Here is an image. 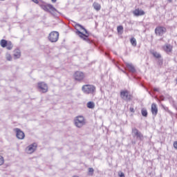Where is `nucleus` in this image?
I'll return each mask as SVG.
<instances>
[{
    "mask_svg": "<svg viewBox=\"0 0 177 177\" xmlns=\"http://www.w3.org/2000/svg\"><path fill=\"white\" fill-rule=\"evenodd\" d=\"M75 26L77 27H80L82 30H84L85 34L82 33V32L80 31L78 29H76V35L80 37L83 41H89L88 39L89 37V32L82 25L80 24H76Z\"/></svg>",
    "mask_w": 177,
    "mask_h": 177,
    "instance_id": "1",
    "label": "nucleus"
},
{
    "mask_svg": "<svg viewBox=\"0 0 177 177\" xmlns=\"http://www.w3.org/2000/svg\"><path fill=\"white\" fill-rule=\"evenodd\" d=\"M41 8L43 9V10L50 13V15L53 16H57V13H60L56 8H55V7H53V5L52 4L41 5Z\"/></svg>",
    "mask_w": 177,
    "mask_h": 177,
    "instance_id": "2",
    "label": "nucleus"
},
{
    "mask_svg": "<svg viewBox=\"0 0 177 177\" xmlns=\"http://www.w3.org/2000/svg\"><path fill=\"white\" fill-rule=\"evenodd\" d=\"M82 91L85 95H93L96 92V87L91 84H84L82 87Z\"/></svg>",
    "mask_w": 177,
    "mask_h": 177,
    "instance_id": "3",
    "label": "nucleus"
},
{
    "mask_svg": "<svg viewBox=\"0 0 177 177\" xmlns=\"http://www.w3.org/2000/svg\"><path fill=\"white\" fill-rule=\"evenodd\" d=\"M120 97L124 102H131L132 100V95L129 93L128 90H122L120 91Z\"/></svg>",
    "mask_w": 177,
    "mask_h": 177,
    "instance_id": "4",
    "label": "nucleus"
},
{
    "mask_svg": "<svg viewBox=\"0 0 177 177\" xmlns=\"http://www.w3.org/2000/svg\"><path fill=\"white\" fill-rule=\"evenodd\" d=\"M74 122L77 128H82L85 125V118L82 115L77 116L74 120Z\"/></svg>",
    "mask_w": 177,
    "mask_h": 177,
    "instance_id": "5",
    "label": "nucleus"
},
{
    "mask_svg": "<svg viewBox=\"0 0 177 177\" xmlns=\"http://www.w3.org/2000/svg\"><path fill=\"white\" fill-rule=\"evenodd\" d=\"M0 45L1 48H6L8 50H12L13 49V44H12V41L5 39H1L0 41Z\"/></svg>",
    "mask_w": 177,
    "mask_h": 177,
    "instance_id": "6",
    "label": "nucleus"
},
{
    "mask_svg": "<svg viewBox=\"0 0 177 177\" xmlns=\"http://www.w3.org/2000/svg\"><path fill=\"white\" fill-rule=\"evenodd\" d=\"M48 40L50 42H57L59 41V32H51L48 35Z\"/></svg>",
    "mask_w": 177,
    "mask_h": 177,
    "instance_id": "7",
    "label": "nucleus"
},
{
    "mask_svg": "<svg viewBox=\"0 0 177 177\" xmlns=\"http://www.w3.org/2000/svg\"><path fill=\"white\" fill-rule=\"evenodd\" d=\"M132 133L134 138H136L138 140H143V134L138 129L133 128L132 129Z\"/></svg>",
    "mask_w": 177,
    "mask_h": 177,
    "instance_id": "8",
    "label": "nucleus"
},
{
    "mask_svg": "<svg viewBox=\"0 0 177 177\" xmlns=\"http://www.w3.org/2000/svg\"><path fill=\"white\" fill-rule=\"evenodd\" d=\"M167 32V28L163 26H158L155 29V33L159 37H162Z\"/></svg>",
    "mask_w": 177,
    "mask_h": 177,
    "instance_id": "9",
    "label": "nucleus"
},
{
    "mask_svg": "<svg viewBox=\"0 0 177 177\" xmlns=\"http://www.w3.org/2000/svg\"><path fill=\"white\" fill-rule=\"evenodd\" d=\"M37 86L39 92H41V93H46L48 92V84L45 82H39Z\"/></svg>",
    "mask_w": 177,
    "mask_h": 177,
    "instance_id": "10",
    "label": "nucleus"
},
{
    "mask_svg": "<svg viewBox=\"0 0 177 177\" xmlns=\"http://www.w3.org/2000/svg\"><path fill=\"white\" fill-rule=\"evenodd\" d=\"M14 131L16 132V136L17 139H19L22 140V139H24L26 135L24 134V132H23L20 129L16 128L14 129Z\"/></svg>",
    "mask_w": 177,
    "mask_h": 177,
    "instance_id": "11",
    "label": "nucleus"
},
{
    "mask_svg": "<svg viewBox=\"0 0 177 177\" xmlns=\"http://www.w3.org/2000/svg\"><path fill=\"white\" fill-rule=\"evenodd\" d=\"M74 78L75 81H82L85 78V75L81 71H76L74 74Z\"/></svg>",
    "mask_w": 177,
    "mask_h": 177,
    "instance_id": "12",
    "label": "nucleus"
},
{
    "mask_svg": "<svg viewBox=\"0 0 177 177\" xmlns=\"http://www.w3.org/2000/svg\"><path fill=\"white\" fill-rule=\"evenodd\" d=\"M126 67L129 73H131L132 74H135V73H136V68L132 63H126Z\"/></svg>",
    "mask_w": 177,
    "mask_h": 177,
    "instance_id": "13",
    "label": "nucleus"
},
{
    "mask_svg": "<svg viewBox=\"0 0 177 177\" xmlns=\"http://www.w3.org/2000/svg\"><path fill=\"white\" fill-rule=\"evenodd\" d=\"M37 150V143H33L27 147V151L29 154L34 153Z\"/></svg>",
    "mask_w": 177,
    "mask_h": 177,
    "instance_id": "14",
    "label": "nucleus"
},
{
    "mask_svg": "<svg viewBox=\"0 0 177 177\" xmlns=\"http://www.w3.org/2000/svg\"><path fill=\"white\" fill-rule=\"evenodd\" d=\"M151 113L153 115H156L158 113V108H157V104L154 103L151 104Z\"/></svg>",
    "mask_w": 177,
    "mask_h": 177,
    "instance_id": "15",
    "label": "nucleus"
},
{
    "mask_svg": "<svg viewBox=\"0 0 177 177\" xmlns=\"http://www.w3.org/2000/svg\"><path fill=\"white\" fill-rule=\"evenodd\" d=\"M14 59H20L21 56V52L19 48L15 49L14 51Z\"/></svg>",
    "mask_w": 177,
    "mask_h": 177,
    "instance_id": "16",
    "label": "nucleus"
},
{
    "mask_svg": "<svg viewBox=\"0 0 177 177\" xmlns=\"http://www.w3.org/2000/svg\"><path fill=\"white\" fill-rule=\"evenodd\" d=\"M134 16H143V15H145V11H143L142 10H140V9H136L133 12Z\"/></svg>",
    "mask_w": 177,
    "mask_h": 177,
    "instance_id": "17",
    "label": "nucleus"
},
{
    "mask_svg": "<svg viewBox=\"0 0 177 177\" xmlns=\"http://www.w3.org/2000/svg\"><path fill=\"white\" fill-rule=\"evenodd\" d=\"M163 49L165 52H171L172 50V46L171 44H166L163 46Z\"/></svg>",
    "mask_w": 177,
    "mask_h": 177,
    "instance_id": "18",
    "label": "nucleus"
},
{
    "mask_svg": "<svg viewBox=\"0 0 177 177\" xmlns=\"http://www.w3.org/2000/svg\"><path fill=\"white\" fill-rule=\"evenodd\" d=\"M93 6L94 9L97 11H99L100 10V9H102V6L99 4V3L94 2L93 3Z\"/></svg>",
    "mask_w": 177,
    "mask_h": 177,
    "instance_id": "19",
    "label": "nucleus"
},
{
    "mask_svg": "<svg viewBox=\"0 0 177 177\" xmlns=\"http://www.w3.org/2000/svg\"><path fill=\"white\" fill-rule=\"evenodd\" d=\"M86 106L88 109H95V102L89 101L88 102H87Z\"/></svg>",
    "mask_w": 177,
    "mask_h": 177,
    "instance_id": "20",
    "label": "nucleus"
},
{
    "mask_svg": "<svg viewBox=\"0 0 177 177\" xmlns=\"http://www.w3.org/2000/svg\"><path fill=\"white\" fill-rule=\"evenodd\" d=\"M141 114H142V117H147V115H148L147 109H142Z\"/></svg>",
    "mask_w": 177,
    "mask_h": 177,
    "instance_id": "21",
    "label": "nucleus"
},
{
    "mask_svg": "<svg viewBox=\"0 0 177 177\" xmlns=\"http://www.w3.org/2000/svg\"><path fill=\"white\" fill-rule=\"evenodd\" d=\"M152 55L153 57H156V59H160L161 57V55L157 52L152 53Z\"/></svg>",
    "mask_w": 177,
    "mask_h": 177,
    "instance_id": "22",
    "label": "nucleus"
},
{
    "mask_svg": "<svg viewBox=\"0 0 177 177\" xmlns=\"http://www.w3.org/2000/svg\"><path fill=\"white\" fill-rule=\"evenodd\" d=\"M130 42L133 46H136V39H135V37H132L130 39Z\"/></svg>",
    "mask_w": 177,
    "mask_h": 177,
    "instance_id": "23",
    "label": "nucleus"
},
{
    "mask_svg": "<svg viewBox=\"0 0 177 177\" xmlns=\"http://www.w3.org/2000/svg\"><path fill=\"white\" fill-rule=\"evenodd\" d=\"M93 172H95V169H93V168L92 167H89L88 175H89L90 176H92L93 175Z\"/></svg>",
    "mask_w": 177,
    "mask_h": 177,
    "instance_id": "24",
    "label": "nucleus"
},
{
    "mask_svg": "<svg viewBox=\"0 0 177 177\" xmlns=\"http://www.w3.org/2000/svg\"><path fill=\"white\" fill-rule=\"evenodd\" d=\"M5 162V159L3 158V156L0 155V166L3 165Z\"/></svg>",
    "mask_w": 177,
    "mask_h": 177,
    "instance_id": "25",
    "label": "nucleus"
},
{
    "mask_svg": "<svg viewBox=\"0 0 177 177\" xmlns=\"http://www.w3.org/2000/svg\"><path fill=\"white\" fill-rule=\"evenodd\" d=\"M117 30L118 32H121V31H123L124 27H122V26H118Z\"/></svg>",
    "mask_w": 177,
    "mask_h": 177,
    "instance_id": "26",
    "label": "nucleus"
},
{
    "mask_svg": "<svg viewBox=\"0 0 177 177\" xmlns=\"http://www.w3.org/2000/svg\"><path fill=\"white\" fill-rule=\"evenodd\" d=\"M6 59L10 62L12 60V55L10 54H6Z\"/></svg>",
    "mask_w": 177,
    "mask_h": 177,
    "instance_id": "27",
    "label": "nucleus"
},
{
    "mask_svg": "<svg viewBox=\"0 0 177 177\" xmlns=\"http://www.w3.org/2000/svg\"><path fill=\"white\" fill-rule=\"evenodd\" d=\"M158 64L159 66H162V59H158Z\"/></svg>",
    "mask_w": 177,
    "mask_h": 177,
    "instance_id": "28",
    "label": "nucleus"
},
{
    "mask_svg": "<svg viewBox=\"0 0 177 177\" xmlns=\"http://www.w3.org/2000/svg\"><path fill=\"white\" fill-rule=\"evenodd\" d=\"M119 176L120 177H124L125 176V174L123 173V172H119Z\"/></svg>",
    "mask_w": 177,
    "mask_h": 177,
    "instance_id": "29",
    "label": "nucleus"
},
{
    "mask_svg": "<svg viewBox=\"0 0 177 177\" xmlns=\"http://www.w3.org/2000/svg\"><path fill=\"white\" fill-rule=\"evenodd\" d=\"M129 110L131 113H135V109H133V107H130Z\"/></svg>",
    "mask_w": 177,
    "mask_h": 177,
    "instance_id": "30",
    "label": "nucleus"
},
{
    "mask_svg": "<svg viewBox=\"0 0 177 177\" xmlns=\"http://www.w3.org/2000/svg\"><path fill=\"white\" fill-rule=\"evenodd\" d=\"M174 149H176L177 150V141H175L174 143Z\"/></svg>",
    "mask_w": 177,
    "mask_h": 177,
    "instance_id": "31",
    "label": "nucleus"
},
{
    "mask_svg": "<svg viewBox=\"0 0 177 177\" xmlns=\"http://www.w3.org/2000/svg\"><path fill=\"white\" fill-rule=\"evenodd\" d=\"M31 1L35 3H39V1H38V0H31Z\"/></svg>",
    "mask_w": 177,
    "mask_h": 177,
    "instance_id": "32",
    "label": "nucleus"
},
{
    "mask_svg": "<svg viewBox=\"0 0 177 177\" xmlns=\"http://www.w3.org/2000/svg\"><path fill=\"white\" fill-rule=\"evenodd\" d=\"M160 100L163 101V100H165V97L163 95H162L160 97Z\"/></svg>",
    "mask_w": 177,
    "mask_h": 177,
    "instance_id": "33",
    "label": "nucleus"
},
{
    "mask_svg": "<svg viewBox=\"0 0 177 177\" xmlns=\"http://www.w3.org/2000/svg\"><path fill=\"white\" fill-rule=\"evenodd\" d=\"M153 92H158V88H153Z\"/></svg>",
    "mask_w": 177,
    "mask_h": 177,
    "instance_id": "34",
    "label": "nucleus"
},
{
    "mask_svg": "<svg viewBox=\"0 0 177 177\" xmlns=\"http://www.w3.org/2000/svg\"><path fill=\"white\" fill-rule=\"evenodd\" d=\"M57 0H51L52 2H53V3H55Z\"/></svg>",
    "mask_w": 177,
    "mask_h": 177,
    "instance_id": "35",
    "label": "nucleus"
},
{
    "mask_svg": "<svg viewBox=\"0 0 177 177\" xmlns=\"http://www.w3.org/2000/svg\"><path fill=\"white\" fill-rule=\"evenodd\" d=\"M122 72H123L124 74L128 75V73H127V72H125L124 71H122Z\"/></svg>",
    "mask_w": 177,
    "mask_h": 177,
    "instance_id": "36",
    "label": "nucleus"
},
{
    "mask_svg": "<svg viewBox=\"0 0 177 177\" xmlns=\"http://www.w3.org/2000/svg\"><path fill=\"white\" fill-rule=\"evenodd\" d=\"M169 1V2H172V0H168Z\"/></svg>",
    "mask_w": 177,
    "mask_h": 177,
    "instance_id": "37",
    "label": "nucleus"
},
{
    "mask_svg": "<svg viewBox=\"0 0 177 177\" xmlns=\"http://www.w3.org/2000/svg\"><path fill=\"white\" fill-rule=\"evenodd\" d=\"M167 109H168V108L165 109V110H167Z\"/></svg>",
    "mask_w": 177,
    "mask_h": 177,
    "instance_id": "38",
    "label": "nucleus"
},
{
    "mask_svg": "<svg viewBox=\"0 0 177 177\" xmlns=\"http://www.w3.org/2000/svg\"><path fill=\"white\" fill-rule=\"evenodd\" d=\"M167 109H168V108L165 109V110H167Z\"/></svg>",
    "mask_w": 177,
    "mask_h": 177,
    "instance_id": "39",
    "label": "nucleus"
},
{
    "mask_svg": "<svg viewBox=\"0 0 177 177\" xmlns=\"http://www.w3.org/2000/svg\"><path fill=\"white\" fill-rule=\"evenodd\" d=\"M167 109H168V108L165 109V110H167Z\"/></svg>",
    "mask_w": 177,
    "mask_h": 177,
    "instance_id": "40",
    "label": "nucleus"
},
{
    "mask_svg": "<svg viewBox=\"0 0 177 177\" xmlns=\"http://www.w3.org/2000/svg\"><path fill=\"white\" fill-rule=\"evenodd\" d=\"M0 1H5V0H0Z\"/></svg>",
    "mask_w": 177,
    "mask_h": 177,
    "instance_id": "41",
    "label": "nucleus"
}]
</instances>
